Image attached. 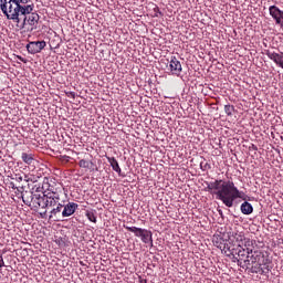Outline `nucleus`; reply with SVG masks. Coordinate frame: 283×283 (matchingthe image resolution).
<instances>
[{
  "label": "nucleus",
  "instance_id": "obj_1",
  "mask_svg": "<svg viewBox=\"0 0 283 283\" xmlns=\"http://www.w3.org/2000/svg\"><path fill=\"white\" fill-rule=\"evenodd\" d=\"M206 191L216 196L217 200H221L229 208L233 207V202L238 198H242V192L230 180L216 179L214 181L207 182Z\"/></svg>",
  "mask_w": 283,
  "mask_h": 283
},
{
  "label": "nucleus",
  "instance_id": "obj_2",
  "mask_svg": "<svg viewBox=\"0 0 283 283\" xmlns=\"http://www.w3.org/2000/svg\"><path fill=\"white\" fill-rule=\"evenodd\" d=\"M0 10L7 17L8 21H13V23L19 22L21 14L28 12L25 4H19L14 0H0Z\"/></svg>",
  "mask_w": 283,
  "mask_h": 283
},
{
  "label": "nucleus",
  "instance_id": "obj_3",
  "mask_svg": "<svg viewBox=\"0 0 283 283\" xmlns=\"http://www.w3.org/2000/svg\"><path fill=\"white\" fill-rule=\"evenodd\" d=\"M24 9H27V12L21 13L15 28L24 30L27 25H31L30 32H33V30H36V25H39L41 15L34 11V3L25 4Z\"/></svg>",
  "mask_w": 283,
  "mask_h": 283
},
{
  "label": "nucleus",
  "instance_id": "obj_4",
  "mask_svg": "<svg viewBox=\"0 0 283 283\" xmlns=\"http://www.w3.org/2000/svg\"><path fill=\"white\" fill-rule=\"evenodd\" d=\"M256 243L251 247V251L249 248L244 245H239L234 248V260H237L238 265L242 269H249L251 266V255H253V251H255Z\"/></svg>",
  "mask_w": 283,
  "mask_h": 283
},
{
  "label": "nucleus",
  "instance_id": "obj_5",
  "mask_svg": "<svg viewBox=\"0 0 283 283\" xmlns=\"http://www.w3.org/2000/svg\"><path fill=\"white\" fill-rule=\"evenodd\" d=\"M250 262L252 264L259 265V272L261 275H266L271 269H269V264H271V259H269V253L264 251H253L252 255H250Z\"/></svg>",
  "mask_w": 283,
  "mask_h": 283
},
{
  "label": "nucleus",
  "instance_id": "obj_6",
  "mask_svg": "<svg viewBox=\"0 0 283 283\" xmlns=\"http://www.w3.org/2000/svg\"><path fill=\"white\" fill-rule=\"evenodd\" d=\"M124 228L126 229V231H130V233H134L136 238H140L144 244H149V247H154V234L151 233V231L129 226H124Z\"/></svg>",
  "mask_w": 283,
  "mask_h": 283
},
{
  "label": "nucleus",
  "instance_id": "obj_7",
  "mask_svg": "<svg viewBox=\"0 0 283 283\" xmlns=\"http://www.w3.org/2000/svg\"><path fill=\"white\" fill-rule=\"evenodd\" d=\"M233 240L237 247H244L248 251L251 252V247L255 244V240H251L244 235V232H235L233 234Z\"/></svg>",
  "mask_w": 283,
  "mask_h": 283
},
{
  "label": "nucleus",
  "instance_id": "obj_8",
  "mask_svg": "<svg viewBox=\"0 0 283 283\" xmlns=\"http://www.w3.org/2000/svg\"><path fill=\"white\" fill-rule=\"evenodd\" d=\"M168 70L172 76H180V74H182V64L179 62L178 57H170Z\"/></svg>",
  "mask_w": 283,
  "mask_h": 283
},
{
  "label": "nucleus",
  "instance_id": "obj_9",
  "mask_svg": "<svg viewBox=\"0 0 283 283\" xmlns=\"http://www.w3.org/2000/svg\"><path fill=\"white\" fill-rule=\"evenodd\" d=\"M45 41H34V42H29L27 44V50L29 54H39L42 50H45Z\"/></svg>",
  "mask_w": 283,
  "mask_h": 283
},
{
  "label": "nucleus",
  "instance_id": "obj_10",
  "mask_svg": "<svg viewBox=\"0 0 283 283\" xmlns=\"http://www.w3.org/2000/svg\"><path fill=\"white\" fill-rule=\"evenodd\" d=\"M46 196V207H56L61 202V193L57 191H50L45 193Z\"/></svg>",
  "mask_w": 283,
  "mask_h": 283
},
{
  "label": "nucleus",
  "instance_id": "obj_11",
  "mask_svg": "<svg viewBox=\"0 0 283 283\" xmlns=\"http://www.w3.org/2000/svg\"><path fill=\"white\" fill-rule=\"evenodd\" d=\"M76 209H78V203L76 202L63 205L62 218H70V216H74V213H76Z\"/></svg>",
  "mask_w": 283,
  "mask_h": 283
},
{
  "label": "nucleus",
  "instance_id": "obj_12",
  "mask_svg": "<svg viewBox=\"0 0 283 283\" xmlns=\"http://www.w3.org/2000/svg\"><path fill=\"white\" fill-rule=\"evenodd\" d=\"M63 205L61 202L57 203L56 208H53L51 210L50 220H53V222H63Z\"/></svg>",
  "mask_w": 283,
  "mask_h": 283
},
{
  "label": "nucleus",
  "instance_id": "obj_13",
  "mask_svg": "<svg viewBox=\"0 0 283 283\" xmlns=\"http://www.w3.org/2000/svg\"><path fill=\"white\" fill-rule=\"evenodd\" d=\"M32 209H48L46 195H35Z\"/></svg>",
  "mask_w": 283,
  "mask_h": 283
},
{
  "label": "nucleus",
  "instance_id": "obj_14",
  "mask_svg": "<svg viewBox=\"0 0 283 283\" xmlns=\"http://www.w3.org/2000/svg\"><path fill=\"white\" fill-rule=\"evenodd\" d=\"M270 17L274 19L276 25H282V21L280 20V14L282 13V10L277 6H270L269 8Z\"/></svg>",
  "mask_w": 283,
  "mask_h": 283
},
{
  "label": "nucleus",
  "instance_id": "obj_15",
  "mask_svg": "<svg viewBox=\"0 0 283 283\" xmlns=\"http://www.w3.org/2000/svg\"><path fill=\"white\" fill-rule=\"evenodd\" d=\"M268 57L283 70V52H268Z\"/></svg>",
  "mask_w": 283,
  "mask_h": 283
},
{
  "label": "nucleus",
  "instance_id": "obj_16",
  "mask_svg": "<svg viewBox=\"0 0 283 283\" xmlns=\"http://www.w3.org/2000/svg\"><path fill=\"white\" fill-rule=\"evenodd\" d=\"M35 198L36 195H34V192L32 191H25L24 193H22V201L24 202V205H27V207H33Z\"/></svg>",
  "mask_w": 283,
  "mask_h": 283
},
{
  "label": "nucleus",
  "instance_id": "obj_17",
  "mask_svg": "<svg viewBox=\"0 0 283 283\" xmlns=\"http://www.w3.org/2000/svg\"><path fill=\"white\" fill-rule=\"evenodd\" d=\"M219 249H221L222 253H226V255H233V258H235V245L223 243L219 245Z\"/></svg>",
  "mask_w": 283,
  "mask_h": 283
},
{
  "label": "nucleus",
  "instance_id": "obj_18",
  "mask_svg": "<svg viewBox=\"0 0 283 283\" xmlns=\"http://www.w3.org/2000/svg\"><path fill=\"white\" fill-rule=\"evenodd\" d=\"M107 161L109 163L113 171H116L118 176L123 174V170L120 169V166L118 165V160H116L114 157H107Z\"/></svg>",
  "mask_w": 283,
  "mask_h": 283
},
{
  "label": "nucleus",
  "instance_id": "obj_19",
  "mask_svg": "<svg viewBox=\"0 0 283 283\" xmlns=\"http://www.w3.org/2000/svg\"><path fill=\"white\" fill-rule=\"evenodd\" d=\"M241 213H243V216H251V213H253V206L249 201H244L241 205Z\"/></svg>",
  "mask_w": 283,
  "mask_h": 283
},
{
  "label": "nucleus",
  "instance_id": "obj_20",
  "mask_svg": "<svg viewBox=\"0 0 283 283\" xmlns=\"http://www.w3.org/2000/svg\"><path fill=\"white\" fill-rule=\"evenodd\" d=\"M21 159L23 160V163H25V165H32V163H34V155L28 154V153H22Z\"/></svg>",
  "mask_w": 283,
  "mask_h": 283
},
{
  "label": "nucleus",
  "instance_id": "obj_21",
  "mask_svg": "<svg viewBox=\"0 0 283 283\" xmlns=\"http://www.w3.org/2000/svg\"><path fill=\"white\" fill-rule=\"evenodd\" d=\"M78 167H81L82 169H92V167H94V161L81 159L78 161Z\"/></svg>",
  "mask_w": 283,
  "mask_h": 283
},
{
  "label": "nucleus",
  "instance_id": "obj_22",
  "mask_svg": "<svg viewBox=\"0 0 283 283\" xmlns=\"http://www.w3.org/2000/svg\"><path fill=\"white\" fill-rule=\"evenodd\" d=\"M234 109L235 108L233 107V105H226L224 106V112H226L227 116H233V111Z\"/></svg>",
  "mask_w": 283,
  "mask_h": 283
},
{
  "label": "nucleus",
  "instance_id": "obj_23",
  "mask_svg": "<svg viewBox=\"0 0 283 283\" xmlns=\"http://www.w3.org/2000/svg\"><path fill=\"white\" fill-rule=\"evenodd\" d=\"M86 218L90 222L96 223V214L93 211H86Z\"/></svg>",
  "mask_w": 283,
  "mask_h": 283
},
{
  "label": "nucleus",
  "instance_id": "obj_24",
  "mask_svg": "<svg viewBox=\"0 0 283 283\" xmlns=\"http://www.w3.org/2000/svg\"><path fill=\"white\" fill-rule=\"evenodd\" d=\"M201 169H203V171H207V169H211V165L205 164V166H202L201 164Z\"/></svg>",
  "mask_w": 283,
  "mask_h": 283
},
{
  "label": "nucleus",
  "instance_id": "obj_25",
  "mask_svg": "<svg viewBox=\"0 0 283 283\" xmlns=\"http://www.w3.org/2000/svg\"><path fill=\"white\" fill-rule=\"evenodd\" d=\"M6 266V262L3 261V255H0V269H3Z\"/></svg>",
  "mask_w": 283,
  "mask_h": 283
},
{
  "label": "nucleus",
  "instance_id": "obj_26",
  "mask_svg": "<svg viewBox=\"0 0 283 283\" xmlns=\"http://www.w3.org/2000/svg\"><path fill=\"white\" fill-rule=\"evenodd\" d=\"M69 96H71V98H76V93L70 92V93H69Z\"/></svg>",
  "mask_w": 283,
  "mask_h": 283
},
{
  "label": "nucleus",
  "instance_id": "obj_27",
  "mask_svg": "<svg viewBox=\"0 0 283 283\" xmlns=\"http://www.w3.org/2000/svg\"><path fill=\"white\" fill-rule=\"evenodd\" d=\"M15 189H17V191H19L20 193H25V192H23V187H20V188L17 187Z\"/></svg>",
  "mask_w": 283,
  "mask_h": 283
},
{
  "label": "nucleus",
  "instance_id": "obj_28",
  "mask_svg": "<svg viewBox=\"0 0 283 283\" xmlns=\"http://www.w3.org/2000/svg\"><path fill=\"white\" fill-rule=\"evenodd\" d=\"M282 19H283V11H281L280 13V21H282Z\"/></svg>",
  "mask_w": 283,
  "mask_h": 283
},
{
  "label": "nucleus",
  "instance_id": "obj_29",
  "mask_svg": "<svg viewBox=\"0 0 283 283\" xmlns=\"http://www.w3.org/2000/svg\"><path fill=\"white\" fill-rule=\"evenodd\" d=\"M19 60L22 61V63H25V59L19 56Z\"/></svg>",
  "mask_w": 283,
  "mask_h": 283
},
{
  "label": "nucleus",
  "instance_id": "obj_30",
  "mask_svg": "<svg viewBox=\"0 0 283 283\" xmlns=\"http://www.w3.org/2000/svg\"><path fill=\"white\" fill-rule=\"evenodd\" d=\"M11 189H17V187L11 182Z\"/></svg>",
  "mask_w": 283,
  "mask_h": 283
},
{
  "label": "nucleus",
  "instance_id": "obj_31",
  "mask_svg": "<svg viewBox=\"0 0 283 283\" xmlns=\"http://www.w3.org/2000/svg\"><path fill=\"white\" fill-rule=\"evenodd\" d=\"M35 191H41V187H38V188L35 189Z\"/></svg>",
  "mask_w": 283,
  "mask_h": 283
},
{
  "label": "nucleus",
  "instance_id": "obj_32",
  "mask_svg": "<svg viewBox=\"0 0 283 283\" xmlns=\"http://www.w3.org/2000/svg\"><path fill=\"white\" fill-rule=\"evenodd\" d=\"M18 180H23V177H18Z\"/></svg>",
  "mask_w": 283,
  "mask_h": 283
}]
</instances>
